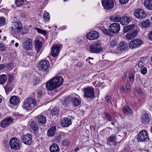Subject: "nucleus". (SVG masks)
Instances as JSON below:
<instances>
[{"instance_id":"f257e3e1","label":"nucleus","mask_w":152,"mask_h":152,"mask_svg":"<svg viewBox=\"0 0 152 152\" xmlns=\"http://www.w3.org/2000/svg\"><path fill=\"white\" fill-rule=\"evenodd\" d=\"M63 82V79L62 77H55L46 83V88L48 90L51 91L59 87Z\"/></svg>"},{"instance_id":"f03ea898","label":"nucleus","mask_w":152,"mask_h":152,"mask_svg":"<svg viewBox=\"0 0 152 152\" xmlns=\"http://www.w3.org/2000/svg\"><path fill=\"white\" fill-rule=\"evenodd\" d=\"M36 100L32 98H28L23 102V107L28 111L31 110L37 104Z\"/></svg>"},{"instance_id":"7ed1b4c3","label":"nucleus","mask_w":152,"mask_h":152,"mask_svg":"<svg viewBox=\"0 0 152 152\" xmlns=\"http://www.w3.org/2000/svg\"><path fill=\"white\" fill-rule=\"evenodd\" d=\"M9 145L11 148L15 150H19L21 146L19 139L16 137L11 139L9 141Z\"/></svg>"},{"instance_id":"20e7f679","label":"nucleus","mask_w":152,"mask_h":152,"mask_svg":"<svg viewBox=\"0 0 152 152\" xmlns=\"http://www.w3.org/2000/svg\"><path fill=\"white\" fill-rule=\"evenodd\" d=\"M22 27V24L20 21L14 22L11 27V32L13 35L18 34L20 35V30Z\"/></svg>"},{"instance_id":"39448f33","label":"nucleus","mask_w":152,"mask_h":152,"mask_svg":"<svg viewBox=\"0 0 152 152\" xmlns=\"http://www.w3.org/2000/svg\"><path fill=\"white\" fill-rule=\"evenodd\" d=\"M38 67L39 70L42 72H46L48 71L49 68L50 63L46 60H43L40 61L38 64Z\"/></svg>"},{"instance_id":"423d86ee","label":"nucleus","mask_w":152,"mask_h":152,"mask_svg":"<svg viewBox=\"0 0 152 152\" xmlns=\"http://www.w3.org/2000/svg\"><path fill=\"white\" fill-rule=\"evenodd\" d=\"M84 97L86 98H93L94 97V90L93 88L88 87L84 89Z\"/></svg>"},{"instance_id":"0eeeda50","label":"nucleus","mask_w":152,"mask_h":152,"mask_svg":"<svg viewBox=\"0 0 152 152\" xmlns=\"http://www.w3.org/2000/svg\"><path fill=\"white\" fill-rule=\"evenodd\" d=\"M147 132L145 130H143L138 134L137 139L138 142H143L148 139Z\"/></svg>"},{"instance_id":"6e6552de","label":"nucleus","mask_w":152,"mask_h":152,"mask_svg":"<svg viewBox=\"0 0 152 152\" xmlns=\"http://www.w3.org/2000/svg\"><path fill=\"white\" fill-rule=\"evenodd\" d=\"M102 4L105 9L110 10L114 7V1L113 0H103Z\"/></svg>"},{"instance_id":"1a4fd4ad","label":"nucleus","mask_w":152,"mask_h":152,"mask_svg":"<svg viewBox=\"0 0 152 152\" xmlns=\"http://www.w3.org/2000/svg\"><path fill=\"white\" fill-rule=\"evenodd\" d=\"M134 15L137 18L143 19L146 17V15L144 10L142 9H138L134 10Z\"/></svg>"},{"instance_id":"9d476101","label":"nucleus","mask_w":152,"mask_h":152,"mask_svg":"<svg viewBox=\"0 0 152 152\" xmlns=\"http://www.w3.org/2000/svg\"><path fill=\"white\" fill-rule=\"evenodd\" d=\"M90 50L92 53H98L101 52L102 49L100 44L99 43H95L90 46Z\"/></svg>"},{"instance_id":"9b49d317","label":"nucleus","mask_w":152,"mask_h":152,"mask_svg":"<svg viewBox=\"0 0 152 152\" xmlns=\"http://www.w3.org/2000/svg\"><path fill=\"white\" fill-rule=\"evenodd\" d=\"M109 29L111 30L113 35L114 34L118 33L120 29V24L118 23H112L110 25Z\"/></svg>"},{"instance_id":"f8f14e48","label":"nucleus","mask_w":152,"mask_h":152,"mask_svg":"<svg viewBox=\"0 0 152 152\" xmlns=\"http://www.w3.org/2000/svg\"><path fill=\"white\" fill-rule=\"evenodd\" d=\"M99 37V33L96 31H91L86 35L87 38L90 40H94L98 38Z\"/></svg>"},{"instance_id":"ddd939ff","label":"nucleus","mask_w":152,"mask_h":152,"mask_svg":"<svg viewBox=\"0 0 152 152\" xmlns=\"http://www.w3.org/2000/svg\"><path fill=\"white\" fill-rule=\"evenodd\" d=\"M69 117L70 118H64L61 120V124L62 126L64 127H67L72 124L71 119L72 118L74 119V118L71 116H70Z\"/></svg>"},{"instance_id":"4468645a","label":"nucleus","mask_w":152,"mask_h":152,"mask_svg":"<svg viewBox=\"0 0 152 152\" xmlns=\"http://www.w3.org/2000/svg\"><path fill=\"white\" fill-rule=\"evenodd\" d=\"M142 43V41L139 39H134L132 40L129 45V47L132 49L138 47Z\"/></svg>"},{"instance_id":"2eb2a0df","label":"nucleus","mask_w":152,"mask_h":152,"mask_svg":"<svg viewBox=\"0 0 152 152\" xmlns=\"http://www.w3.org/2000/svg\"><path fill=\"white\" fill-rule=\"evenodd\" d=\"M22 138L23 142L26 144L30 145L32 142L31 135L29 134L23 135Z\"/></svg>"},{"instance_id":"dca6fc26","label":"nucleus","mask_w":152,"mask_h":152,"mask_svg":"<svg viewBox=\"0 0 152 152\" xmlns=\"http://www.w3.org/2000/svg\"><path fill=\"white\" fill-rule=\"evenodd\" d=\"M13 121L12 118L10 117L5 118L1 121V126L3 128L7 127L12 123Z\"/></svg>"},{"instance_id":"f3484780","label":"nucleus","mask_w":152,"mask_h":152,"mask_svg":"<svg viewBox=\"0 0 152 152\" xmlns=\"http://www.w3.org/2000/svg\"><path fill=\"white\" fill-rule=\"evenodd\" d=\"M31 130L34 134H37L38 131V127L37 124L33 120L31 121L29 123Z\"/></svg>"},{"instance_id":"a211bd4d","label":"nucleus","mask_w":152,"mask_h":152,"mask_svg":"<svg viewBox=\"0 0 152 152\" xmlns=\"http://www.w3.org/2000/svg\"><path fill=\"white\" fill-rule=\"evenodd\" d=\"M23 43V48L26 50H29L31 49L32 45V40L29 38H26L25 40Z\"/></svg>"},{"instance_id":"6ab92c4d","label":"nucleus","mask_w":152,"mask_h":152,"mask_svg":"<svg viewBox=\"0 0 152 152\" xmlns=\"http://www.w3.org/2000/svg\"><path fill=\"white\" fill-rule=\"evenodd\" d=\"M128 47V45L127 43L121 42L118 45L117 50L123 52L127 50Z\"/></svg>"},{"instance_id":"aec40b11","label":"nucleus","mask_w":152,"mask_h":152,"mask_svg":"<svg viewBox=\"0 0 152 152\" xmlns=\"http://www.w3.org/2000/svg\"><path fill=\"white\" fill-rule=\"evenodd\" d=\"M60 46L58 45H54L52 47V55L53 57L57 56L59 53L60 50Z\"/></svg>"},{"instance_id":"412c9836","label":"nucleus","mask_w":152,"mask_h":152,"mask_svg":"<svg viewBox=\"0 0 152 152\" xmlns=\"http://www.w3.org/2000/svg\"><path fill=\"white\" fill-rule=\"evenodd\" d=\"M137 31L136 30H134L128 33L126 35V39L130 40L133 39L137 35Z\"/></svg>"},{"instance_id":"4be33fe9","label":"nucleus","mask_w":152,"mask_h":152,"mask_svg":"<svg viewBox=\"0 0 152 152\" xmlns=\"http://www.w3.org/2000/svg\"><path fill=\"white\" fill-rule=\"evenodd\" d=\"M132 20V19L129 17L123 16L121 18L120 23L122 25H127Z\"/></svg>"},{"instance_id":"5701e85b","label":"nucleus","mask_w":152,"mask_h":152,"mask_svg":"<svg viewBox=\"0 0 152 152\" xmlns=\"http://www.w3.org/2000/svg\"><path fill=\"white\" fill-rule=\"evenodd\" d=\"M10 101L11 104L16 105L19 103L20 99L18 97L16 96H12L10 98Z\"/></svg>"},{"instance_id":"b1692460","label":"nucleus","mask_w":152,"mask_h":152,"mask_svg":"<svg viewBox=\"0 0 152 152\" xmlns=\"http://www.w3.org/2000/svg\"><path fill=\"white\" fill-rule=\"evenodd\" d=\"M36 120L38 124H41L45 123L46 121L45 117L43 115H38L36 118Z\"/></svg>"},{"instance_id":"393cba45","label":"nucleus","mask_w":152,"mask_h":152,"mask_svg":"<svg viewBox=\"0 0 152 152\" xmlns=\"http://www.w3.org/2000/svg\"><path fill=\"white\" fill-rule=\"evenodd\" d=\"M56 130V127L54 126H52L48 129V136L52 137L55 134Z\"/></svg>"},{"instance_id":"a878e982","label":"nucleus","mask_w":152,"mask_h":152,"mask_svg":"<svg viewBox=\"0 0 152 152\" xmlns=\"http://www.w3.org/2000/svg\"><path fill=\"white\" fill-rule=\"evenodd\" d=\"M142 120L143 123L146 124L148 123L151 120V117L148 115H142Z\"/></svg>"},{"instance_id":"bb28decb","label":"nucleus","mask_w":152,"mask_h":152,"mask_svg":"<svg viewBox=\"0 0 152 152\" xmlns=\"http://www.w3.org/2000/svg\"><path fill=\"white\" fill-rule=\"evenodd\" d=\"M51 152H59L60 149L58 146L56 144H52L50 148Z\"/></svg>"},{"instance_id":"cd10ccee","label":"nucleus","mask_w":152,"mask_h":152,"mask_svg":"<svg viewBox=\"0 0 152 152\" xmlns=\"http://www.w3.org/2000/svg\"><path fill=\"white\" fill-rule=\"evenodd\" d=\"M42 42L39 40L37 39L35 42V48L37 51V53L39 52L42 46Z\"/></svg>"},{"instance_id":"c85d7f7f","label":"nucleus","mask_w":152,"mask_h":152,"mask_svg":"<svg viewBox=\"0 0 152 152\" xmlns=\"http://www.w3.org/2000/svg\"><path fill=\"white\" fill-rule=\"evenodd\" d=\"M144 5L147 9L152 10V0H145Z\"/></svg>"},{"instance_id":"c756f323","label":"nucleus","mask_w":152,"mask_h":152,"mask_svg":"<svg viewBox=\"0 0 152 152\" xmlns=\"http://www.w3.org/2000/svg\"><path fill=\"white\" fill-rule=\"evenodd\" d=\"M121 18L119 15H112L110 16V19L112 21L120 22Z\"/></svg>"},{"instance_id":"7c9ffc66","label":"nucleus","mask_w":152,"mask_h":152,"mask_svg":"<svg viewBox=\"0 0 152 152\" xmlns=\"http://www.w3.org/2000/svg\"><path fill=\"white\" fill-rule=\"evenodd\" d=\"M145 59L146 58L145 57H142L140 59L138 64V66L139 67L142 68L144 66Z\"/></svg>"},{"instance_id":"2f4dec72","label":"nucleus","mask_w":152,"mask_h":152,"mask_svg":"<svg viewBox=\"0 0 152 152\" xmlns=\"http://www.w3.org/2000/svg\"><path fill=\"white\" fill-rule=\"evenodd\" d=\"M72 100L73 102V105L75 106H78L81 103V100L78 98H73Z\"/></svg>"},{"instance_id":"473e14b6","label":"nucleus","mask_w":152,"mask_h":152,"mask_svg":"<svg viewBox=\"0 0 152 152\" xmlns=\"http://www.w3.org/2000/svg\"><path fill=\"white\" fill-rule=\"evenodd\" d=\"M7 77L6 75L3 74L0 75V84H4L7 81Z\"/></svg>"},{"instance_id":"72a5a7b5","label":"nucleus","mask_w":152,"mask_h":152,"mask_svg":"<svg viewBox=\"0 0 152 152\" xmlns=\"http://www.w3.org/2000/svg\"><path fill=\"white\" fill-rule=\"evenodd\" d=\"M150 21L149 20H146L141 23L140 24V25L142 28H145L148 27L150 26Z\"/></svg>"},{"instance_id":"f704fd0d","label":"nucleus","mask_w":152,"mask_h":152,"mask_svg":"<svg viewBox=\"0 0 152 152\" xmlns=\"http://www.w3.org/2000/svg\"><path fill=\"white\" fill-rule=\"evenodd\" d=\"M123 110L125 113L131 114L132 113V110L129 106L123 107Z\"/></svg>"},{"instance_id":"c9c22d12","label":"nucleus","mask_w":152,"mask_h":152,"mask_svg":"<svg viewBox=\"0 0 152 152\" xmlns=\"http://www.w3.org/2000/svg\"><path fill=\"white\" fill-rule=\"evenodd\" d=\"M134 24L126 26L124 28V31L126 33L132 29L134 27Z\"/></svg>"},{"instance_id":"e433bc0d","label":"nucleus","mask_w":152,"mask_h":152,"mask_svg":"<svg viewBox=\"0 0 152 152\" xmlns=\"http://www.w3.org/2000/svg\"><path fill=\"white\" fill-rule=\"evenodd\" d=\"M102 31L104 34L110 36H112L113 35L112 32H111L110 29L109 30L106 29H103L102 30Z\"/></svg>"},{"instance_id":"4c0bfd02","label":"nucleus","mask_w":152,"mask_h":152,"mask_svg":"<svg viewBox=\"0 0 152 152\" xmlns=\"http://www.w3.org/2000/svg\"><path fill=\"white\" fill-rule=\"evenodd\" d=\"M43 17L44 19L46 21H48L50 19V17L49 16V13L45 11L43 15Z\"/></svg>"},{"instance_id":"58836bf2","label":"nucleus","mask_w":152,"mask_h":152,"mask_svg":"<svg viewBox=\"0 0 152 152\" xmlns=\"http://www.w3.org/2000/svg\"><path fill=\"white\" fill-rule=\"evenodd\" d=\"M117 43V40L116 39H112L110 43V46L111 48H113L115 46Z\"/></svg>"},{"instance_id":"ea45409f","label":"nucleus","mask_w":152,"mask_h":152,"mask_svg":"<svg viewBox=\"0 0 152 152\" xmlns=\"http://www.w3.org/2000/svg\"><path fill=\"white\" fill-rule=\"evenodd\" d=\"M24 1L25 0H15V3L16 6H19L23 4Z\"/></svg>"},{"instance_id":"a19ab883","label":"nucleus","mask_w":152,"mask_h":152,"mask_svg":"<svg viewBox=\"0 0 152 152\" xmlns=\"http://www.w3.org/2000/svg\"><path fill=\"white\" fill-rule=\"evenodd\" d=\"M35 29L37 30V32L40 34H41L43 35H45L47 34L46 32L38 28H36Z\"/></svg>"},{"instance_id":"79ce46f5","label":"nucleus","mask_w":152,"mask_h":152,"mask_svg":"<svg viewBox=\"0 0 152 152\" xmlns=\"http://www.w3.org/2000/svg\"><path fill=\"white\" fill-rule=\"evenodd\" d=\"M51 114H58L59 111V108L55 107L51 110Z\"/></svg>"},{"instance_id":"37998d69","label":"nucleus","mask_w":152,"mask_h":152,"mask_svg":"<svg viewBox=\"0 0 152 152\" xmlns=\"http://www.w3.org/2000/svg\"><path fill=\"white\" fill-rule=\"evenodd\" d=\"M108 141L110 142H114L116 140L115 136H111L110 137H108Z\"/></svg>"},{"instance_id":"c03bdc74","label":"nucleus","mask_w":152,"mask_h":152,"mask_svg":"<svg viewBox=\"0 0 152 152\" xmlns=\"http://www.w3.org/2000/svg\"><path fill=\"white\" fill-rule=\"evenodd\" d=\"M20 30V34H26L28 31L26 28L25 27L23 28L22 27L21 28Z\"/></svg>"},{"instance_id":"a18cd8bd","label":"nucleus","mask_w":152,"mask_h":152,"mask_svg":"<svg viewBox=\"0 0 152 152\" xmlns=\"http://www.w3.org/2000/svg\"><path fill=\"white\" fill-rule=\"evenodd\" d=\"M141 73L143 75H145L147 72V69L146 67H143L142 68H141L140 69Z\"/></svg>"},{"instance_id":"49530a36","label":"nucleus","mask_w":152,"mask_h":152,"mask_svg":"<svg viewBox=\"0 0 152 152\" xmlns=\"http://www.w3.org/2000/svg\"><path fill=\"white\" fill-rule=\"evenodd\" d=\"M5 23L4 17H0V26H4Z\"/></svg>"},{"instance_id":"de8ad7c7","label":"nucleus","mask_w":152,"mask_h":152,"mask_svg":"<svg viewBox=\"0 0 152 152\" xmlns=\"http://www.w3.org/2000/svg\"><path fill=\"white\" fill-rule=\"evenodd\" d=\"M6 92L7 94L9 93L12 89L13 87H4Z\"/></svg>"},{"instance_id":"09e8293b","label":"nucleus","mask_w":152,"mask_h":152,"mask_svg":"<svg viewBox=\"0 0 152 152\" xmlns=\"http://www.w3.org/2000/svg\"><path fill=\"white\" fill-rule=\"evenodd\" d=\"M8 139L7 140L6 139L3 140V143L4 145L6 147V148H9V146L8 145Z\"/></svg>"},{"instance_id":"8fccbe9b","label":"nucleus","mask_w":152,"mask_h":152,"mask_svg":"<svg viewBox=\"0 0 152 152\" xmlns=\"http://www.w3.org/2000/svg\"><path fill=\"white\" fill-rule=\"evenodd\" d=\"M43 95L42 91L41 90H39L38 91L37 93V97L40 98Z\"/></svg>"},{"instance_id":"3c124183","label":"nucleus","mask_w":152,"mask_h":152,"mask_svg":"<svg viewBox=\"0 0 152 152\" xmlns=\"http://www.w3.org/2000/svg\"><path fill=\"white\" fill-rule=\"evenodd\" d=\"M69 143V141L68 140H65L62 142V145L63 146H66L68 145Z\"/></svg>"},{"instance_id":"603ef678","label":"nucleus","mask_w":152,"mask_h":152,"mask_svg":"<svg viewBox=\"0 0 152 152\" xmlns=\"http://www.w3.org/2000/svg\"><path fill=\"white\" fill-rule=\"evenodd\" d=\"M5 50V46L3 43H0V51H3Z\"/></svg>"},{"instance_id":"864d4df0","label":"nucleus","mask_w":152,"mask_h":152,"mask_svg":"<svg viewBox=\"0 0 152 152\" xmlns=\"http://www.w3.org/2000/svg\"><path fill=\"white\" fill-rule=\"evenodd\" d=\"M129 78L130 81H131L132 82H133L134 81V76L132 74H131L129 76Z\"/></svg>"},{"instance_id":"5fc2aeb1","label":"nucleus","mask_w":152,"mask_h":152,"mask_svg":"<svg viewBox=\"0 0 152 152\" xmlns=\"http://www.w3.org/2000/svg\"><path fill=\"white\" fill-rule=\"evenodd\" d=\"M14 80V77L12 75H9L8 80V82L11 83Z\"/></svg>"},{"instance_id":"6e6d98bb","label":"nucleus","mask_w":152,"mask_h":152,"mask_svg":"<svg viewBox=\"0 0 152 152\" xmlns=\"http://www.w3.org/2000/svg\"><path fill=\"white\" fill-rule=\"evenodd\" d=\"M55 139L57 142H59L61 139V136L60 135H58L55 137Z\"/></svg>"},{"instance_id":"4d7b16f0","label":"nucleus","mask_w":152,"mask_h":152,"mask_svg":"<svg viewBox=\"0 0 152 152\" xmlns=\"http://www.w3.org/2000/svg\"><path fill=\"white\" fill-rule=\"evenodd\" d=\"M129 0H119V2L121 4H126Z\"/></svg>"},{"instance_id":"13d9d810","label":"nucleus","mask_w":152,"mask_h":152,"mask_svg":"<svg viewBox=\"0 0 152 152\" xmlns=\"http://www.w3.org/2000/svg\"><path fill=\"white\" fill-rule=\"evenodd\" d=\"M105 99L108 103H110L111 100H110V97L108 95L106 96Z\"/></svg>"},{"instance_id":"bf43d9fd","label":"nucleus","mask_w":152,"mask_h":152,"mask_svg":"<svg viewBox=\"0 0 152 152\" xmlns=\"http://www.w3.org/2000/svg\"><path fill=\"white\" fill-rule=\"evenodd\" d=\"M107 118L109 121H111L112 120V118L110 116V115H106Z\"/></svg>"},{"instance_id":"052dcab7","label":"nucleus","mask_w":152,"mask_h":152,"mask_svg":"<svg viewBox=\"0 0 152 152\" xmlns=\"http://www.w3.org/2000/svg\"><path fill=\"white\" fill-rule=\"evenodd\" d=\"M11 83L8 82L7 81V85L4 86V87H12V86H11Z\"/></svg>"},{"instance_id":"680f3d73","label":"nucleus","mask_w":152,"mask_h":152,"mask_svg":"<svg viewBox=\"0 0 152 152\" xmlns=\"http://www.w3.org/2000/svg\"><path fill=\"white\" fill-rule=\"evenodd\" d=\"M148 37L149 39L152 40V31H151L148 34Z\"/></svg>"},{"instance_id":"e2e57ef3","label":"nucleus","mask_w":152,"mask_h":152,"mask_svg":"<svg viewBox=\"0 0 152 152\" xmlns=\"http://www.w3.org/2000/svg\"><path fill=\"white\" fill-rule=\"evenodd\" d=\"M135 90L138 93L141 94V91L138 88L136 87L135 88Z\"/></svg>"},{"instance_id":"0e129e2a","label":"nucleus","mask_w":152,"mask_h":152,"mask_svg":"<svg viewBox=\"0 0 152 152\" xmlns=\"http://www.w3.org/2000/svg\"><path fill=\"white\" fill-rule=\"evenodd\" d=\"M121 90L123 93H124L125 92V90L124 87L123 86H121Z\"/></svg>"},{"instance_id":"69168bd1","label":"nucleus","mask_w":152,"mask_h":152,"mask_svg":"<svg viewBox=\"0 0 152 152\" xmlns=\"http://www.w3.org/2000/svg\"><path fill=\"white\" fill-rule=\"evenodd\" d=\"M4 67V65L2 64H0V71Z\"/></svg>"},{"instance_id":"338daca9","label":"nucleus","mask_w":152,"mask_h":152,"mask_svg":"<svg viewBox=\"0 0 152 152\" xmlns=\"http://www.w3.org/2000/svg\"><path fill=\"white\" fill-rule=\"evenodd\" d=\"M12 64H9L8 65V67L9 69H11L13 68Z\"/></svg>"},{"instance_id":"774afa93","label":"nucleus","mask_w":152,"mask_h":152,"mask_svg":"<svg viewBox=\"0 0 152 152\" xmlns=\"http://www.w3.org/2000/svg\"><path fill=\"white\" fill-rule=\"evenodd\" d=\"M123 80H125L126 78V75H124L122 77Z\"/></svg>"}]
</instances>
